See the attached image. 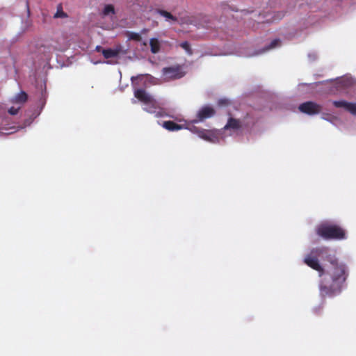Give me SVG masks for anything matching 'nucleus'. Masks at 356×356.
<instances>
[{
    "instance_id": "nucleus-1",
    "label": "nucleus",
    "mask_w": 356,
    "mask_h": 356,
    "mask_svg": "<svg viewBox=\"0 0 356 356\" xmlns=\"http://www.w3.org/2000/svg\"><path fill=\"white\" fill-rule=\"evenodd\" d=\"M304 263L319 273L318 289L322 298H332L339 294L348 277L346 265L340 262L334 254L325 246L311 250Z\"/></svg>"
},
{
    "instance_id": "nucleus-2",
    "label": "nucleus",
    "mask_w": 356,
    "mask_h": 356,
    "mask_svg": "<svg viewBox=\"0 0 356 356\" xmlns=\"http://www.w3.org/2000/svg\"><path fill=\"white\" fill-rule=\"evenodd\" d=\"M252 122V119L249 115L241 119L229 117L226 124L221 129L223 135L222 139H225L228 136L236 137L241 135L243 129L249 127Z\"/></svg>"
},
{
    "instance_id": "nucleus-3",
    "label": "nucleus",
    "mask_w": 356,
    "mask_h": 356,
    "mask_svg": "<svg viewBox=\"0 0 356 356\" xmlns=\"http://www.w3.org/2000/svg\"><path fill=\"white\" fill-rule=\"evenodd\" d=\"M134 97L143 104V109L156 118L164 116V113L159 107L158 102L143 89H136Z\"/></svg>"
},
{
    "instance_id": "nucleus-4",
    "label": "nucleus",
    "mask_w": 356,
    "mask_h": 356,
    "mask_svg": "<svg viewBox=\"0 0 356 356\" xmlns=\"http://www.w3.org/2000/svg\"><path fill=\"white\" fill-rule=\"evenodd\" d=\"M316 232L325 240H343L346 238L345 229L335 224L322 223L316 227Z\"/></svg>"
},
{
    "instance_id": "nucleus-5",
    "label": "nucleus",
    "mask_w": 356,
    "mask_h": 356,
    "mask_svg": "<svg viewBox=\"0 0 356 356\" xmlns=\"http://www.w3.org/2000/svg\"><path fill=\"white\" fill-rule=\"evenodd\" d=\"M215 113L216 111L212 106L209 105L203 106L197 111L195 118L189 120L188 124L203 122L205 120L212 118Z\"/></svg>"
},
{
    "instance_id": "nucleus-6",
    "label": "nucleus",
    "mask_w": 356,
    "mask_h": 356,
    "mask_svg": "<svg viewBox=\"0 0 356 356\" xmlns=\"http://www.w3.org/2000/svg\"><path fill=\"white\" fill-rule=\"evenodd\" d=\"M355 83V80L350 75H346L340 78H337L334 81V90L332 92H341L350 87Z\"/></svg>"
},
{
    "instance_id": "nucleus-7",
    "label": "nucleus",
    "mask_w": 356,
    "mask_h": 356,
    "mask_svg": "<svg viewBox=\"0 0 356 356\" xmlns=\"http://www.w3.org/2000/svg\"><path fill=\"white\" fill-rule=\"evenodd\" d=\"M299 111L308 115H314L321 113L323 106L315 102L307 101L298 106Z\"/></svg>"
},
{
    "instance_id": "nucleus-8",
    "label": "nucleus",
    "mask_w": 356,
    "mask_h": 356,
    "mask_svg": "<svg viewBox=\"0 0 356 356\" xmlns=\"http://www.w3.org/2000/svg\"><path fill=\"white\" fill-rule=\"evenodd\" d=\"M281 46V40L280 39H275L272 40L268 44H266L262 48L254 50L251 52H246L243 54L246 57L257 56L264 54L271 50L278 48Z\"/></svg>"
},
{
    "instance_id": "nucleus-9",
    "label": "nucleus",
    "mask_w": 356,
    "mask_h": 356,
    "mask_svg": "<svg viewBox=\"0 0 356 356\" xmlns=\"http://www.w3.org/2000/svg\"><path fill=\"white\" fill-rule=\"evenodd\" d=\"M165 79H177L184 76V73L179 65L164 67L162 70Z\"/></svg>"
},
{
    "instance_id": "nucleus-10",
    "label": "nucleus",
    "mask_w": 356,
    "mask_h": 356,
    "mask_svg": "<svg viewBox=\"0 0 356 356\" xmlns=\"http://www.w3.org/2000/svg\"><path fill=\"white\" fill-rule=\"evenodd\" d=\"M332 104L334 107L343 108L346 111L350 113L352 115L356 117V102L339 99L332 101Z\"/></svg>"
},
{
    "instance_id": "nucleus-11",
    "label": "nucleus",
    "mask_w": 356,
    "mask_h": 356,
    "mask_svg": "<svg viewBox=\"0 0 356 356\" xmlns=\"http://www.w3.org/2000/svg\"><path fill=\"white\" fill-rule=\"evenodd\" d=\"M222 136L223 135L221 129L215 131L204 129L200 138L212 143H218L220 141V138H222Z\"/></svg>"
},
{
    "instance_id": "nucleus-12",
    "label": "nucleus",
    "mask_w": 356,
    "mask_h": 356,
    "mask_svg": "<svg viewBox=\"0 0 356 356\" xmlns=\"http://www.w3.org/2000/svg\"><path fill=\"white\" fill-rule=\"evenodd\" d=\"M127 54V50L123 49L121 46H118L115 49L108 48L102 49V55L106 59L118 57L120 54L124 55Z\"/></svg>"
},
{
    "instance_id": "nucleus-13",
    "label": "nucleus",
    "mask_w": 356,
    "mask_h": 356,
    "mask_svg": "<svg viewBox=\"0 0 356 356\" xmlns=\"http://www.w3.org/2000/svg\"><path fill=\"white\" fill-rule=\"evenodd\" d=\"M40 108H39V110L38 111H35L31 115V116H30L29 118H27L24 120V127L31 125V124L33 122L34 119H35L41 113V111L43 109V108L46 104V98L43 93L42 94V97L40 99Z\"/></svg>"
},
{
    "instance_id": "nucleus-14",
    "label": "nucleus",
    "mask_w": 356,
    "mask_h": 356,
    "mask_svg": "<svg viewBox=\"0 0 356 356\" xmlns=\"http://www.w3.org/2000/svg\"><path fill=\"white\" fill-rule=\"evenodd\" d=\"M143 81L145 84L154 85L157 83V79L149 74H140L131 78V84L134 86L136 80Z\"/></svg>"
},
{
    "instance_id": "nucleus-15",
    "label": "nucleus",
    "mask_w": 356,
    "mask_h": 356,
    "mask_svg": "<svg viewBox=\"0 0 356 356\" xmlns=\"http://www.w3.org/2000/svg\"><path fill=\"white\" fill-rule=\"evenodd\" d=\"M27 94L24 91L21 90L19 92L13 96L9 101L11 104L22 106L27 101Z\"/></svg>"
},
{
    "instance_id": "nucleus-16",
    "label": "nucleus",
    "mask_w": 356,
    "mask_h": 356,
    "mask_svg": "<svg viewBox=\"0 0 356 356\" xmlns=\"http://www.w3.org/2000/svg\"><path fill=\"white\" fill-rule=\"evenodd\" d=\"M209 23V18L207 16H200V17H198L193 19H191V24H193L195 26H196L198 29H200V28L209 29V28H210Z\"/></svg>"
},
{
    "instance_id": "nucleus-17",
    "label": "nucleus",
    "mask_w": 356,
    "mask_h": 356,
    "mask_svg": "<svg viewBox=\"0 0 356 356\" xmlns=\"http://www.w3.org/2000/svg\"><path fill=\"white\" fill-rule=\"evenodd\" d=\"M330 81H332V80H325V81H323L315 82L313 83H301L298 84V89L301 93H307L309 92V88H312L313 86L325 84Z\"/></svg>"
},
{
    "instance_id": "nucleus-18",
    "label": "nucleus",
    "mask_w": 356,
    "mask_h": 356,
    "mask_svg": "<svg viewBox=\"0 0 356 356\" xmlns=\"http://www.w3.org/2000/svg\"><path fill=\"white\" fill-rule=\"evenodd\" d=\"M162 127L168 131H176L184 129V124H178L173 121H164L162 124Z\"/></svg>"
},
{
    "instance_id": "nucleus-19",
    "label": "nucleus",
    "mask_w": 356,
    "mask_h": 356,
    "mask_svg": "<svg viewBox=\"0 0 356 356\" xmlns=\"http://www.w3.org/2000/svg\"><path fill=\"white\" fill-rule=\"evenodd\" d=\"M156 13L163 17L165 19V21L170 22L171 24H175L178 22L176 17L165 10L158 9Z\"/></svg>"
},
{
    "instance_id": "nucleus-20",
    "label": "nucleus",
    "mask_w": 356,
    "mask_h": 356,
    "mask_svg": "<svg viewBox=\"0 0 356 356\" xmlns=\"http://www.w3.org/2000/svg\"><path fill=\"white\" fill-rule=\"evenodd\" d=\"M189 120H186V124H184V129H187L190 131L191 133L197 134L199 138H200V136L203 133L204 129L199 128L196 126H195V124H188Z\"/></svg>"
},
{
    "instance_id": "nucleus-21",
    "label": "nucleus",
    "mask_w": 356,
    "mask_h": 356,
    "mask_svg": "<svg viewBox=\"0 0 356 356\" xmlns=\"http://www.w3.org/2000/svg\"><path fill=\"white\" fill-rule=\"evenodd\" d=\"M149 44L151 47V51L153 54H156L159 51L160 49V44L159 42L156 38H152L149 41Z\"/></svg>"
},
{
    "instance_id": "nucleus-22",
    "label": "nucleus",
    "mask_w": 356,
    "mask_h": 356,
    "mask_svg": "<svg viewBox=\"0 0 356 356\" xmlns=\"http://www.w3.org/2000/svg\"><path fill=\"white\" fill-rule=\"evenodd\" d=\"M102 13L105 16L113 15L115 13V8L111 4L106 5L104 8Z\"/></svg>"
},
{
    "instance_id": "nucleus-23",
    "label": "nucleus",
    "mask_w": 356,
    "mask_h": 356,
    "mask_svg": "<svg viewBox=\"0 0 356 356\" xmlns=\"http://www.w3.org/2000/svg\"><path fill=\"white\" fill-rule=\"evenodd\" d=\"M180 47L185 50L188 55L191 56L193 54L192 49L190 46V44L187 41L181 42L180 44Z\"/></svg>"
},
{
    "instance_id": "nucleus-24",
    "label": "nucleus",
    "mask_w": 356,
    "mask_h": 356,
    "mask_svg": "<svg viewBox=\"0 0 356 356\" xmlns=\"http://www.w3.org/2000/svg\"><path fill=\"white\" fill-rule=\"evenodd\" d=\"M128 39L136 40V41H140L141 40V35L138 33L129 32L128 33Z\"/></svg>"
},
{
    "instance_id": "nucleus-25",
    "label": "nucleus",
    "mask_w": 356,
    "mask_h": 356,
    "mask_svg": "<svg viewBox=\"0 0 356 356\" xmlns=\"http://www.w3.org/2000/svg\"><path fill=\"white\" fill-rule=\"evenodd\" d=\"M22 106H18V105H15V106H11L9 109H8V113L12 115H15L17 114L19 110L21 108Z\"/></svg>"
},
{
    "instance_id": "nucleus-26",
    "label": "nucleus",
    "mask_w": 356,
    "mask_h": 356,
    "mask_svg": "<svg viewBox=\"0 0 356 356\" xmlns=\"http://www.w3.org/2000/svg\"><path fill=\"white\" fill-rule=\"evenodd\" d=\"M321 119L327 121V122H329L330 123H331L333 125H335L334 121H333V118H330L328 117V115L327 114H325V113H321Z\"/></svg>"
},
{
    "instance_id": "nucleus-27",
    "label": "nucleus",
    "mask_w": 356,
    "mask_h": 356,
    "mask_svg": "<svg viewBox=\"0 0 356 356\" xmlns=\"http://www.w3.org/2000/svg\"><path fill=\"white\" fill-rule=\"evenodd\" d=\"M65 17H67V15L61 9H58L56 13L54 14L55 18Z\"/></svg>"
},
{
    "instance_id": "nucleus-28",
    "label": "nucleus",
    "mask_w": 356,
    "mask_h": 356,
    "mask_svg": "<svg viewBox=\"0 0 356 356\" xmlns=\"http://www.w3.org/2000/svg\"><path fill=\"white\" fill-rule=\"evenodd\" d=\"M284 14L283 13H278L272 17V22L278 21L284 17Z\"/></svg>"
},
{
    "instance_id": "nucleus-29",
    "label": "nucleus",
    "mask_w": 356,
    "mask_h": 356,
    "mask_svg": "<svg viewBox=\"0 0 356 356\" xmlns=\"http://www.w3.org/2000/svg\"><path fill=\"white\" fill-rule=\"evenodd\" d=\"M229 103V100L226 98H222L218 100V104L220 106H227Z\"/></svg>"
},
{
    "instance_id": "nucleus-30",
    "label": "nucleus",
    "mask_w": 356,
    "mask_h": 356,
    "mask_svg": "<svg viewBox=\"0 0 356 356\" xmlns=\"http://www.w3.org/2000/svg\"><path fill=\"white\" fill-rule=\"evenodd\" d=\"M308 57L310 60H314L316 58V55L315 54H309Z\"/></svg>"
},
{
    "instance_id": "nucleus-31",
    "label": "nucleus",
    "mask_w": 356,
    "mask_h": 356,
    "mask_svg": "<svg viewBox=\"0 0 356 356\" xmlns=\"http://www.w3.org/2000/svg\"><path fill=\"white\" fill-rule=\"evenodd\" d=\"M102 49H104L101 46L99 45H97L95 47V50L98 52H102Z\"/></svg>"
},
{
    "instance_id": "nucleus-32",
    "label": "nucleus",
    "mask_w": 356,
    "mask_h": 356,
    "mask_svg": "<svg viewBox=\"0 0 356 356\" xmlns=\"http://www.w3.org/2000/svg\"><path fill=\"white\" fill-rule=\"evenodd\" d=\"M10 129V131H9L8 132V134H12V133L15 132L17 131V129L15 127H11Z\"/></svg>"
},
{
    "instance_id": "nucleus-33",
    "label": "nucleus",
    "mask_w": 356,
    "mask_h": 356,
    "mask_svg": "<svg viewBox=\"0 0 356 356\" xmlns=\"http://www.w3.org/2000/svg\"><path fill=\"white\" fill-rule=\"evenodd\" d=\"M104 63H106V64H113V63L111 61H110V60H108V61L104 62Z\"/></svg>"
},
{
    "instance_id": "nucleus-34",
    "label": "nucleus",
    "mask_w": 356,
    "mask_h": 356,
    "mask_svg": "<svg viewBox=\"0 0 356 356\" xmlns=\"http://www.w3.org/2000/svg\"><path fill=\"white\" fill-rule=\"evenodd\" d=\"M131 102H132L133 104H136V100L135 99H132Z\"/></svg>"
},
{
    "instance_id": "nucleus-35",
    "label": "nucleus",
    "mask_w": 356,
    "mask_h": 356,
    "mask_svg": "<svg viewBox=\"0 0 356 356\" xmlns=\"http://www.w3.org/2000/svg\"><path fill=\"white\" fill-rule=\"evenodd\" d=\"M46 47H44V49L42 50V52L43 53H46L47 52L46 50H45ZM40 51H42V49L40 50Z\"/></svg>"
},
{
    "instance_id": "nucleus-36",
    "label": "nucleus",
    "mask_w": 356,
    "mask_h": 356,
    "mask_svg": "<svg viewBox=\"0 0 356 356\" xmlns=\"http://www.w3.org/2000/svg\"><path fill=\"white\" fill-rule=\"evenodd\" d=\"M101 62L100 61H97V62H94V64H98V63H100Z\"/></svg>"
},
{
    "instance_id": "nucleus-37",
    "label": "nucleus",
    "mask_w": 356,
    "mask_h": 356,
    "mask_svg": "<svg viewBox=\"0 0 356 356\" xmlns=\"http://www.w3.org/2000/svg\"><path fill=\"white\" fill-rule=\"evenodd\" d=\"M265 21L267 22H269L270 19H266Z\"/></svg>"
}]
</instances>
